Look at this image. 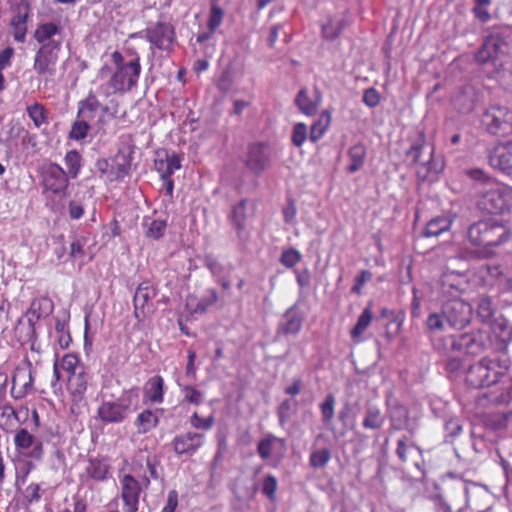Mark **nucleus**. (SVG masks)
<instances>
[{"label":"nucleus","mask_w":512,"mask_h":512,"mask_svg":"<svg viewBox=\"0 0 512 512\" xmlns=\"http://www.w3.org/2000/svg\"><path fill=\"white\" fill-rule=\"evenodd\" d=\"M90 120L81 119L73 123L69 137L73 140H82L87 137L90 126L88 124Z\"/></svg>","instance_id":"52"},{"label":"nucleus","mask_w":512,"mask_h":512,"mask_svg":"<svg viewBox=\"0 0 512 512\" xmlns=\"http://www.w3.org/2000/svg\"><path fill=\"white\" fill-rule=\"evenodd\" d=\"M476 204L480 211L504 215L512 210V186L499 180L490 181L477 189Z\"/></svg>","instance_id":"4"},{"label":"nucleus","mask_w":512,"mask_h":512,"mask_svg":"<svg viewBox=\"0 0 512 512\" xmlns=\"http://www.w3.org/2000/svg\"><path fill=\"white\" fill-rule=\"evenodd\" d=\"M215 419L212 415L203 418L194 412L190 417V424L195 429L210 430L214 426Z\"/></svg>","instance_id":"57"},{"label":"nucleus","mask_w":512,"mask_h":512,"mask_svg":"<svg viewBox=\"0 0 512 512\" xmlns=\"http://www.w3.org/2000/svg\"><path fill=\"white\" fill-rule=\"evenodd\" d=\"M86 479L95 482H104L111 476V465L103 456L89 457L84 467Z\"/></svg>","instance_id":"20"},{"label":"nucleus","mask_w":512,"mask_h":512,"mask_svg":"<svg viewBox=\"0 0 512 512\" xmlns=\"http://www.w3.org/2000/svg\"><path fill=\"white\" fill-rule=\"evenodd\" d=\"M307 139V126L302 123H296L292 130L291 141L294 146L300 148Z\"/></svg>","instance_id":"55"},{"label":"nucleus","mask_w":512,"mask_h":512,"mask_svg":"<svg viewBox=\"0 0 512 512\" xmlns=\"http://www.w3.org/2000/svg\"><path fill=\"white\" fill-rule=\"evenodd\" d=\"M159 418L150 409H145L135 419V426L139 434H146L157 427Z\"/></svg>","instance_id":"32"},{"label":"nucleus","mask_w":512,"mask_h":512,"mask_svg":"<svg viewBox=\"0 0 512 512\" xmlns=\"http://www.w3.org/2000/svg\"><path fill=\"white\" fill-rule=\"evenodd\" d=\"M157 296V289L150 281L141 282L133 296V314L138 323H143L152 316L156 310L153 300Z\"/></svg>","instance_id":"10"},{"label":"nucleus","mask_w":512,"mask_h":512,"mask_svg":"<svg viewBox=\"0 0 512 512\" xmlns=\"http://www.w3.org/2000/svg\"><path fill=\"white\" fill-rule=\"evenodd\" d=\"M34 370L29 360L18 365L12 374L10 395L14 400H22L34 391Z\"/></svg>","instance_id":"12"},{"label":"nucleus","mask_w":512,"mask_h":512,"mask_svg":"<svg viewBox=\"0 0 512 512\" xmlns=\"http://www.w3.org/2000/svg\"><path fill=\"white\" fill-rule=\"evenodd\" d=\"M247 218V200L242 199L233 207L230 220L237 231V237L243 248L246 247L250 240V235L245 230V223Z\"/></svg>","instance_id":"23"},{"label":"nucleus","mask_w":512,"mask_h":512,"mask_svg":"<svg viewBox=\"0 0 512 512\" xmlns=\"http://www.w3.org/2000/svg\"><path fill=\"white\" fill-rule=\"evenodd\" d=\"M331 460V451L328 448L312 449L309 456V465L314 469L324 468Z\"/></svg>","instance_id":"43"},{"label":"nucleus","mask_w":512,"mask_h":512,"mask_svg":"<svg viewBox=\"0 0 512 512\" xmlns=\"http://www.w3.org/2000/svg\"><path fill=\"white\" fill-rule=\"evenodd\" d=\"M373 274L369 270H362L360 274L355 278L354 285L351 288V292L356 295H360L363 290L365 283L372 280Z\"/></svg>","instance_id":"59"},{"label":"nucleus","mask_w":512,"mask_h":512,"mask_svg":"<svg viewBox=\"0 0 512 512\" xmlns=\"http://www.w3.org/2000/svg\"><path fill=\"white\" fill-rule=\"evenodd\" d=\"M405 155L407 161L412 165H417L416 173L422 181L427 180L431 173H434L436 176L443 168V164L440 161L433 162L434 146L427 145L423 131L417 134Z\"/></svg>","instance_id":"5"},{"label":"nucleus","mask_w":512,"mask_h":512,"mask_svg":"<svg viewBox=\"0 0 512 512\" xmlns=\"http://www.w3.org/2000/svg\"><path fill=\"white\" fill-rule=\"evenodd\" d=\"M442 314L452 328L463 329L470 323L473 309L462 299H451L444 303Z\"/></svg>","instance_id":"13"},{"label":"nucleus","mask_w":512,"mask_h":512,"mask_svg":"<svg viewBox=\"0 0 512 512\" xmlns=\"http://www.w3.org/2000/svg\"><path fill=\"white\" fill-rule=\"evenodd\" d=\"M488 163L494 170L512 177V140L495 144L488 152Z\"/></svg>","instance_id":"17"},{"label":"nucleus","mask_w":512,"mask_h":512,"mask_svg":"<svg viewBox=\"0 0 512 512\" xmlns=\"http://www.w3.org/2000/svg\"><path fill=\"white\" fill-rule=\"evenodd\" d=\"M42 185L46 191L54 195H62L69 185V178L65 170L55 163L43 167Z\"/></svg>","instance_id":"16"},{"label":"nucleus","mask_w":512,"mask_h":512,"mask_svg":"<svg viewBox=\"0 0 512 512\" xmlns=\"http://www.w3.org/2000/svg\"><path fill=\"white\" fill-rule=\"evenodd\" d=\"M219 300L216 289L209 288L200 297L189 296L186 300V308L191 315L204 314L210 307Z\"/></svg>","instance_id":"24"},{"label":"nucleus","mask_w":512,"mask_h":512,"mask_svg":"<svg viewBox=\"0 0 512 512\" xmlns=\"http://www.w3.org/2000/svg\"><path fill=\"white\" fill-rule=\"evenodd\" d=\"M144 38L155 48L169 52L176 41L175 28L169 22L158 21L144 30Z\"/></svg>","instance_id":"14"},{"label":"nucleus","mask_w":512,"mask_h":512,"mask_svg":"<svg viewBox=\"0 0 512 512\" xmlns=\"http://www.w3.org/2000/svg\"><path fill=\"white\" fill-rule=\"evenodd\" d=\"M64 161L68 173L72 178H75L81 168V155L76 150H70L66 153Z\"/></svg>","instance_id":"47"},{"label":"nucleus","mask_w":512,"mask_h":512,"mask_svg":"<svg viewBox=\"0 0 512 512\" xmlns=\"http://www.w3.org/2000/svg\"><path fill=\"white\" fill-rule=\"evenodd\" d=\"M396 455L402 464L411 463L420 469L421 449L410 442L407 436H403L397 441Z\"/></svg>","instance_id":"25"},{"label":"nucleus","mask_w":512,"mask_h":512,"mask_svg":"<svg viewBox=\"0 0 512 512\" xmlns=\"http://www.w3.org/2000/svg\"><path fill=\"white\" fill-rule=\"evenodd\" d=\"M111 59L115 70L107 83L98 86V93L106 99L111 94L125 93L134 88L142 70L140 57L137 54L132 61L125 63L123 55L116 50L112 52Z\"/></svg>","instance_id":"3"},{"label":"nucleus","mask_w":512,"mask_h":512,"mask_svg":"<svg viewBox=\"0 0 512 512\" xmlns=\"http://www.w3.org/2000/svg\"><path fill=\"white\" fill-rule=\"evenodd\" d=\"M275 441H280V439L273 434H268L258 442L257 452L263 460H267L272 455L273 444Z\"/></svg>","instance_id":"50"},{"label":"nucleus","mask_w":512,"mask_h":512,"mask_svg":"<svg viewBox=\"0 0 512 512\" xmlns=\"http://www.w3.org/2000/svg\"><path fill=\"white\" fill-rule=\"evenodd\" d=\"M508 366L488 357L469 367L466 383L472 388L490 387L506 376Z\"/></svg>","instance_id":"6"},{"label":"nucleus","mask_w":512,"mask_h":512,"mask_svg":"<svg viewBox=\"0 0 512 512\" xmlns=\"http://www.w3.org/2000/svg\"><path fill=\"white\" fill-rule=\"evenodd\" d=\"M467 174L471 179L480 182L479 186H485L488 182L497 180L480 168L470 169Z\"/></svg>","instance_id":"60"},{"label":"nucleus","mask_w":512,"mask_h":512,"mask_svg":"<svg viewBox=\"0 0 512 512\" xmlns=\"http://www.w3.org/2000/svg\"><path fill=\"white\" fill-rule=\"evenodd\" d=\"M321 99V93L317 88L315 89L314 98L309 97L306 89H301L296 96L295 103L303 114L312 116L316 114Z\"/></svg>","instance_id":"28"},{"label":"nucleus","mask_w":512,"mask_h":512,"mask_svg":"<svg viewBox=\"0 0 512 512\" xmlns=\"http://www.w3.org/2000/svg\"><path fill=\"white\" fill-rule=\"evenodd\" d=\"M347 154L351 161L347 167V171L349 173H355L359 171L363 167L366 159L367 152L365 145L363 143H357L349 148Z\"/></svg>","instance_id":"31"},{"label":"nucleus","mask_w":512,"mask_h":512,"mask_svg":"<svg viewBox=\"0 0 512 512\" xmlns=\"http://www.w3.org/2000/svg\"><path fill=\"white\" fill-rule=\"evenodd\" d=\"M336 400L333 394H328L325 400L320 404V411L322 415V421L324 424H329L335 413Z\"/></svg>","instance_id":"48"},{"label":"nucleus","mask_w":512,"mask_h":512,"mask_svg":"<svg viewBox=\"0 0 512 512\" xmlns=\"http://www.w3.org/2000/svg\"><path fill=\"white\" fill-rule=\"evenodd\" d=\"M166 227L167 223L165 220L154 219L146 230V236L154 240L160 239L164 235Z\"/></svg>","instance_id":"54"},{"label":"nucleus","mask_w":512,"mask_h":512,"mask_svg":"<svg viewBox=\"0 0 512 512\" xmlns=\"http://www.w3.org/2000/svg\"><path fill=\"white\" fill-rule=\"evenodd\" d=\"M204 440V434L188 431L176 435L171 445L178 456H192L204 445Z\"/></svg>","instance_id":"18"},{"label":"nucleus","mask_w":512,"mask_h":512,"mask_svg":"<svg viewBox=\"0 0 512 512\" xmlns=\"http://www.w3.org/2000/svg\"><path fill=\"white\" fill-rule=\"evenodd\" d=\"M373 303L369 302L368 305L364 308L360 316L358 317V320L355 324V326L351 330V337L353 339H358L365 330L370 326L372 319H373V310H372Z\"/></svg>","instance_id":"34"},{"label":"nucleus","mask_w":512,"mask_h":512,"mask_svg":"<svg viewBox=\"0 0 512 512\" xmlns=\"http://www.w3.org/2000/svg\"><path fill=\"white\" fill-rule=\"evenodd\" d=\"M165 382L162 376L155 375L148 379L144 386V399L152 404L164 401Z\"/></svg>","instance_id":"26"},{"label":"nucleus","mask_w":512,"mask_h":512,"mask_svg":"<svg viewBox=\"0 0 512 512\" xmlns=\"http://www.w3.org/2000/svg\"><path fill=\"white\" fill-rule=\"evenodd\" d=\"M454 216L451 214L437 216L431 219L423 230L425 237H437L440 234L448 231L454 221Z\"/></svg>","instance_id":"29"},{"label":"nucleus","mask_w":512,"mask_h":512,"mask_svg":"<svg viewBox=\"0 0 512 512\" xmlns=\"http://www.w3.org/2000/svg\"><path fill=\"white\" fill-rule=\"evenodd\" d=\"M511 228L508 221L494 218L482 219L467 229V240L477 248L481 257L496 255L497 250L509 242Z\"/></svg>","instance_id":"2"},{"label":"nucleus","mask_w":512,"mask_h":512,"mask_svg":"<svg viewBox=\"0 0 512 512\" xmlns=\"http://www.w3.org/2000/svg\"><path fill=\"white\" fill-rule=\"evenodd\" d=\"M391 427L395 430H401L409 425V411L401 405L396 404L393 406L390 413Z\"/></svg>","instance_id":"35"},{"label":"nucleus","mask_w":512,"mask_h":512,"mask_svg":"<svg viewBox=\"0 0 512 512\" xmlns=\"http://www.w3.org/2000/svg\"><path fill=\"white\" fill-rule=\"evenodd\" d=\"M35 437L25 428L19 429L14 436V444L18 450H27L33 446Z\"/></svg>","instance_id":"46"},{"label":"nucleus","mask_w":512,"mask_h":512,"mask_svg":"<svg viewBox=\"0 0 512 512\" xmlns=\"http://www.w3.org/2000/svg\"><path fill=\"white\" fill-rule=\"evenodd\" d=\"M89 375L86 370L70 375L67 378L66 388L71 397L73 405L82 403L88 389Z\"/></svg>","instance_id":"22"},{"label":"nucleus","mask_w":512,"mask_h":512,"mask_svg":"<svg viewBox=\"0 0 512 512\" xmlns=\"http://www.w3.org/2000/svg\"><path fill=\"white\" fill-rule=\"evenodd\" d=\"M13 16L10 21L11 26L27 25L31 14V5L28 0H22L13 9Z\"/></svg>","instance_id":"37"},{"label":"nucleus","mask_w":512,"mask_h":512,"mask_svg":"<svg viewBox=\"0 0 512 512\" xmlns=\"http://www.w3.org/2000/svg\"><path fill=\"white\" fill-rule=\"evenodd\" d=\"M18 420V414L14 407L7 401H0V428L8 430Z\"/></svg>","instance_id":"38"},{"label":"nucleus","mask_w":512,"mask_h":512,"mask_svg":"<svg viewBox=\"0 0 512 512\" xmlns=\"http://www.w3.org/2000/svg\"><path fill=\"white\" fill-rule=\"evenodd\" d=\"M64 38L62 26L52 21L37 24L33 32V39L39 44L34 55L33 69L38 78L46 83L56 75Z\"/></svg>","instance_id":"1"},{"label":"nucleus","mask_w":512,"mask_h":512,"mask_svg":"<svg viewBox=\"0 0 512 512\" xmlns=\"http://www.w3.org/2000/svg\"><path fill=\"white\" fill-rule=\"evenodd\" d=\"M180 391L183 395L184 401L189 404L198 406L203 402V392L193 385H183L181 386Z\"/></svg>","instance_id":"45"},{"label":"nucleus","mask_w":512,"mask_h":512,"mask_svg":"<svg viewBox=\"0 0 512 512\" xmlns=\"http://www.w3.org/2000/svg\"><path fill=\"white\" fill-rule=\"evenodd\" d=\"M244 164L250 172L255 175H260L271 165L269 145L264 142L249 144Z\"/></svg>","instance_id":"15"},{"label":"nucleus","mask_w":512,"mask_h":512,"mask_svg":"<svg viewBox=\"0 0 512 512\" xmlns=\"http://www.w3.org/2000/svg\"><path fill=\"white\" fill-rule=\"evenodd\" d=\"M500 44L494 37H488L483 42L480 49L475 54V60L479 64L492 63L495 65V61L499 57Z\"/></svg>","instance_id":"27"},{"label":"nucleus","mask_w":512,"mask_h":512,"mask_svg":"<svg viewBox=\"0 0 512 512\" xmlns=\"http://www.w3.org/2000/svg\"><path fill=\"white\" fill-rule=\"evenodd\" d=\"M119 482L123 512H138L141 495L150 484L149 478L143 477L140 482L131 474H123Z\"/></svg>","instance_id":"8"},{"label":"nucleus","mask_w":512,"mask_h":512,"mask_svg":"<svg viewBox=\"0 0 512 512\" xmlns=\"http://www.w3.org/2000/svg\"><path fill=\"white\" fill-rule=\"evenodd\" d=\"M443 314L431 313L426 321L427 328L430 331H437L443 328Z\"/></svg>","instance_id":"63"},{"label":"nucleus","mask_w":512,"mask_h":512,"mask_svg":"<svg viewBox=\"0 0 512 512\" xmlns=\"http://www.w3.org/2000/svg\"><path fill=\"white\" fill-rule=\"evenodd\" d=\"M303 319L298 314H286V321L280 326L279 332L284 335H296L302 328Z\"/></svg>","instance_id":"42"},{"label":"nucleus","mask_w":512,"mask_h":512,"mask_svg":"<svg viewBox=\"0 0 512 512\" xmlns=\"http://www.w3.org/2000/svg\"><path fill=\"white\" fill-rule=\"evenodd\" d=\"M181 168V160L180 157L173 153L171 155L167 154V167L165 170L164 177L169 178V176H173L175 171L179 170Z\"/></svg>","instance_id":"61"},{"label":"nucleus","mask_w":512,"mask_h":512,"mask_svg":"<svg viewBox=\"0 0 512 512\" xmlns=\"http://www.w3.org/2000/svg\"><path fill=\"white\" fill-rule=\"evenodd\" d=\"M450 340H457V337L448 336V337H439L433 340L434 348L441 354L448 356L452 352H458L456 347L451 346Z\"/></svg>","instance_id":"53"},{"label":"nucleus","mask_w":512,"mask_h":512,"mask_svg":"<svg viewBox=\"0 0 512 512\" xmlns=\"http://www.w3.org/2000/svg\"><path fill=\"white\" fill-rule=\"evenodd\" d=\"M133 147L128 145L118 150L117 154L110 159L111 161V182L124 179L130 174L132 160H133Z\"/></svg>","instance_id":"19"},{"label":"nucleus","mask_w":512,"mask_h":512,"mask_svg":"<svg viewBox=\"0 0 512 512\" xmlns=\"http://www.w3.org/2000/svg\"><path fill=\"white\" fill-rule=\"evenodd\" d=\"M451 346L456 347L458 352L467 355H479L485 350V343L480 333H465L457 337V340H450Z\"/></svg>","instance_id":"21"},{"label":"nucleus","mask_w":512,"mask_h":512,"mask_svg":"<svg viewBox=\"0 0 512 512\" xmlns=\"http://www.w3.org/2000/svg\"><path fill=\"white\" fill-rule=\"evenodd\" d=\"M54 310L53 301L49 297H40L31 302L28 314L35 320L49 316Z\"/></svg>","instance_id":"30"},{"label":"nucleus","mask_w":512,"mask_h":512,"mask_svg":"<svg viewBox=\"0 0 512 512\" xmlns=\"http://www.w3.org/2000/svg\"><path fill=\"white\" fill-rule=\"evenodd\" d=\"M223 18L224 11L219 6V4H211L209 18L207 22L208 29L211 31H216V29L221 26Z\"/></svg>","instance_id":"51"},{"label":"nucleus","mask_w":512,"mask_h":512,"mask_svg":"<svg viewBox=\"0 0 512 512\" xmlns=\"http://www.w3.org/2000/svg\"><path fill=\"white\" fill-rule=\"evenodd\" d=\"M26 110L35 127L39 128L48 122V111L42 104L35 102L27 106Z\"/></svg>","instance_id":"40"},{"label":"nucleus","mask_w":512,"mask_h":512,"mask_svg":"<svg viewBox=\"0 0 512 512\" xmlns=\"http://www.w3.org/2000/svg\"><path fill=\"white\" fill-rule=\"evenodd\" d=\"M346 26L344 19H331L322 26V34L325 39L335 40L343 32Z\"/></svg>","instance_id":"41"},{"label":"nucleus","mask_w":512,"mask_h":512,"mask_svg":"<svg viewBox=\"0 0 512 512\" xmlns=\"http://www.w3.org/2000/svg\"><path fill=\"white\" fill-rule=\"evenodd\" d=\"M302 260V255L296 248H289L283 250L280 256V263L288 268H294Z\"/></svg>","instance_id":"49"},{"label":"nucleus","mask_w":512,"mask_h":512,"mask_svg":"<svg viewBox=\"0 0 512 512\" xmlns=\"http://www.w3.org/2000/svg\"><path fill=\"white\" fill-rule=\"evenodd\" d=\"M131 395L125 393L115 401H104L97 410L99 419L106 423H121L131 413Z\"/></svg>","instance_id":"11"},{"label":"nucleus","mask_w":512,"mask_h":512,"mask_svg":"<svg viewBox=\"0 0 512 512\" xmlns=\"http://www.w3.org/2000/svg\"><path fill=\"white\" fill-rule=\"evenodd\" d=\"M380 94L375 88H369L364 91L363 102L370 108H374L380 103Z\"/></svg>","instance_id":"62"},{"label":"nucleus","mask_w":512,"mask_h":512,"mask_svg":"<svg viewBox=\"0 0 512 512\" xmlns=\"http://www.w3.org/2000/svg\"><path fill=\"white\" fill-rule=\"evenodd\" d=\"M331 123V113L327 110L322 111L319 116V119L311 126L310 129V140L312 142H317L320 138L323 137L325 132Z\"/></svg>","instance_id":"36"},{"label":"nucleus","mask_w":512,"mask_h":512,"mask_svg":"<svg viewBox=\"0 0 512 512\" xmlns=\"http://www.w3.org/2000/svg\"><path fill=\"white\" fill-rule=\"evenodd\" d=\"M385 424V417L377 406H368L365 410L362 426L365 429L379 430Z\"/></svg>","instance_id":"33"},{"label":"nucleus","mask_w":512,"mask_h":512,"mask_svg":"<svg viewBox=\"0 0 512 512\" xmlns=\"http://www.w3.org/2000/svg\"><path fill=\"white\" fill-rule=\"evenodd\" d=\"M61 369L65 371L68 376L80 373L81 370H85L79 357L73 353L65 354L60 361H58Z\"/></svg>","instance_id":"39"},{"label":"nucleus","mask_w":512,"mask_h":512,"mask_svg":"<svg viewBox=\"0 0 512 512\" xmlns=\"http://www.w3.org/2000/svg\"><path fill=\"white\" fill-rule=\"evenodd\" d=\"M277 488V478L272 474L265 476L262 484V493L266 495L270 500H274L276 497Z\"/></svg>","instance_id":"56"},{"label":"nucleus","mask_w":512,"mask_h":512,"mask_svg":"<svg viewBox=\"0 0 512 512\" xmlns=\"http://www.w3.org/2000/svg\"><path fill=\"white\" fill-rule=\"evenodd\" d=\"M483 123L488 133L494 136H507L512 133V110L493 105L483 115Z\"/></svg>","instance_id":"9"},{"label":"nucleus","mask_w":512,"mask_h":512,"mask_svg":"<svg viewBox=\"0 0 512 512\" xmlns=\"http://www.w3.org/2000/svg\"><path fill=\"white\" fill-rule=\"evenodd\" d=\"M85 238H75L70 244L69 257L75 260H83L85 256L84 246Z\"/></svg>","instance_id":"58"},{"label":"nucleus","mask_w":512,"mask_h":512,"mask_svg":"<svg viewBox=\"0 0 512 512\" xmlns=\"http://www.w3.org/2000/svg\"><path fill=\"white\" fill-rule=\"evenodd\" d=\"M42 488L39 483L31 482L22 490L25 505L31 506L41 500Z\"/></svg>","instance_id":"44"},{"label":"nucleus","mask_w":512,"mask_h":512,"mask_svg":"<svg viewBox=\"0 0 512 512\" xmlns=\"http://www.w3.org/2000/svg\"><path fill=\"white\" fill-rule=\"evenodd\" d=\"M99 97L101 95L98 93V87L96 90H90L88 95L79 101L77 115L78 118L91 121L100 112L97 123L99 127H103L109 120L117 117L119 102L112 98L107 104H103ZM102 98L104 97L102 96Z\"/></svg>","instance_id":"7"},{"label":"nucleus","mask_w":512,"mask_h":512,"mask_svg":"<svg viewBox=\"0 0 512 512\" xmlns=\"http://www.w3.org/2000/svg\"><path fill=\"white\" fill-rule=\"evenodd\" d=\"M478 313L482 318H491L494 315L492 302L489 298H482L478 305Z\"/></svg>","instance_id":"64"}]
</instances>
